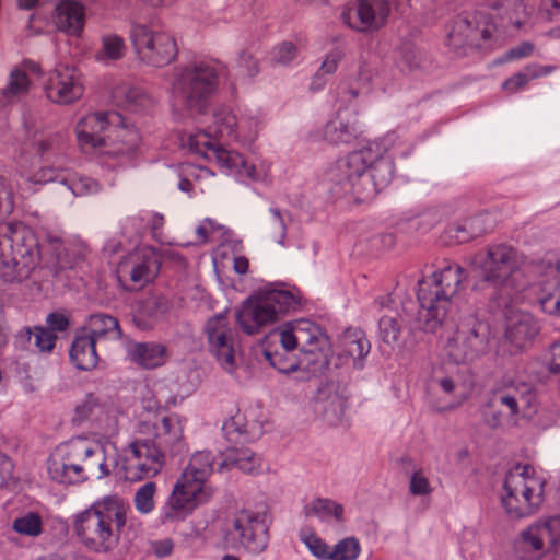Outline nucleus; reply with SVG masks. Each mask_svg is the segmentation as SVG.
I'll list each match as a JSON object with an SVG mask.
<instances>
[{"mask_svg":"<svg viewBox=\"0 0 560 560\" xmlns=\"http://www.w3.org/2000/svg\"><path fill=\"white\" fill-rule=\"evenodd\" d=\"M137 433L124 450L118 467L127 481L156 476L165 463V453L176 455L186 450L184 425L174 413L147 411L140 416Z\"/></svg>","mask_w":560,"mask_h":560,"instance_id":"f257e3e1","label":"nucleus"},{"mask_svg":"<svg viewBox=\"0 0 560 560\" xmlns=\"http://www.w3.org/2000/svg\"><path fill=\"white\" fill-rule=\"evenodd\" d=\"M129 512V504L120 495H106L73 516L72 530L88 551L110 553L120 544Z\"/></svg>","mask_w":560,"mask_h":560,"instance_id":"f03ea898","label":"nucleus"},{"mask_svg":"<svg viewBox=\"0 0 560 560\" xmlns=\"http://www.w3.org/2000/svg\"><path fill=\"white\" fill-rule=\"evenodd\" d=\"M212 471L211 453L197 452L191 456L167 499L161 517L162 523L183 521L212 498L214 493L210 482Z\"/></svg>","mask_w":560,"mask_h":560,"instance_id":"7ed1b4c3","label":"nucleus"},{"mask_svg":"<svg viewBox=\"0 0 560 560\" xmlns=\"http://www.w3.org/2000/svg\"><path fill=\"white\" fill-rule=\"evenodd\" d=\"M466 278L467 272L460 265L447 261L440 270L419 282V315L425 329L433 331L443 322L452 298L463 288Z\"/></svg>","mask_w":560,"mask_h":560,"instance_id":"20e7f679","label":"nucleus"},{"mask_svg":"<svg viewBox=\"0 0 560 560\" xmlns=\"http://www.w3.org/2000/svg\"><path fill=\"white\" fill-rule=\"evenodd\" d=\"M268 339H278L285 351L299 349L303 369L312 373H323L329 365L331 346L322 328L310 320H298L280 327Z\"/></svg>","mask_w":560,"mask_h":560,"instance_id":"39448f33","label":"nucleus"},{"mask_svg":"<svg viewBox=\"0 0 560 560\" xmlns=\"http://www.w3.org/2000/svg\"><path fill=\"white\" fill-rule=\"evenodd\" d=\"M40 258L38 242L33 230L22 222H8L0 226V268L10 269L3 277L22 280L30 276Z\"/></svg>","mask_w":560,"mask_h":560,"instance_id":"423d86ee","label":"nucleus"},{"mask_svg":"<svg viewBox=\"0 0 560 560\" xmlns=\"http://www.w3.org/2000/svg\"><path fill=\"white\" fill-rule=\"evenodd\" d=\"M475 262L483 279L498 287L506 296L512 298L524 288L522 268L525 257L512 245H488L475 256Z\"/></svg>","mask_w":560,"mask_h":560,"instance_id":"0eeeda50","label":"nucleus"},{"mask_svg":"<svg viewBox=\"0 0 560 560\" xmlns=\"http://www.w3.org/2000/svg\"><path fill=\"white\" fill-rule=\"evenodd\" d=\"M98 445L86 438H73L51 452L47 459L50 478L60 483L83 481L85 471L104 464L100 462Z\"/></svg>","mask_w":560,"mask_h":560,"instance_id":"6e6552de","label":"nucleus"},{"mask_svg":"<svg viewBox=\"0 0 560 560\" xmlns=\"http://www.w3.org/2000/svg\"><path fill=\"white\" fill-rule=\"evenodd\" d=\"M75 136L82 151H100L110 155L130 152L137 141V135L132 130L112 126L107 116L102 113L81 118L75 126Z\"/></svg>","mask_w":560,"mask_h":560,"instance_id":"1a4fd4ad","label":"nucleus"},{"mask_svg":"<svg viewBox=\"0 0 560 560\" xmlns=\"http://www.w3.org/2000/svg\"><path fill=\"white\" fill-rule=\"evenodd\" d=\"M300 298L287 290H266L248 298L236 314V322L247 335H256L280 318L295 311Z\"/></svg>","mask_w":560,"mask_h":560,"instance_id":"9d476101","label":"nucleus"},{"mask_svg":"<svg viewBox=\"0 0 560 560\" xmlns=\"http://www.w3.org/2000/svg\"><path fill=\"white\" fill-rule=\"evenodd\" d=\"M545 479L530 465H516L504 482L502 504L506 513L522 518L537 512L544 502Z\"/></svg>","mask_w":560,"mask_h":560,"instance_id":"9b49d317","label":"nucleus"},{"mask_svg":"<svg viewBox=\"0 0 560 560\" xmlns=\"http://www.w3.org/2000/svg\"><path fill=\"white\" fill-rule=\"evenodd\" d=\"M131 42L139 60L152 67L167 66L178 54L175 38L150 25L136 24L131 30Z\"/></svg>","mask_w":560,"mask_h":560,"instance_id":"f8f14e48","label":"nucleus"},{"mask_svg":"<svg viewBox=\"0 0 560 560\" xmlns=\"http://www.w3.org/2000/svg\"><path fill=\"white\" fill-rule=\"evenodd\" d=\"M161 261L151 247L137 248L127 254L118 264L116 273L127 290H139L152 282L160 272Z\"/></svg>","mask_w":560,"mask_h":560,"instance_id":"ddd939ff","label":"nucleus"},{"mask_svg":"<svg viewBox=\"0 0 560 560\" xmlns=\"http://www.w3.org/2000/svg\"><path fill=\"white\" fill-rule=\"evenodd\" d=\"M217 84L215 69L201 63L182 73L176 91L185 98L189 108L201 110L205 102L215 91Z\"/></svg>","mask_w":560,"mask_h":560,"instance_id":"4468645a","label":"nucleus"},{"mask_svg":"<svg viewBox=\"0 0 560 560\" xmlns=\"http://www.w3.org/2000/svg\"><path fill=\"white\" fill-rule=\"evenodd\" d=\"M186 144L192 153L214 161L221 167L244 172L247 175H252L254 171V166H248L242 154L225 150L208 132L198 131L189 135Z\"/></svg>","mask_w":560,"mask_h":560,"instance_id":"2eb2a0df","label":"nucleus"},{"mask_svg":"<svg viewBox=\"0 0 560 560\" xmlns=\"http://www.w3.org/2000/svg\"><path fill=\"white\" fill-rule=\"evenodd\" d=\"M45 92L47 97L56 104H72L83 96L82 74L77 68L60 63L50 72Z\"/></svg>","mask_w":560,"mask_h":560,"instance_id":"dca6fc26","label":"nucleus"},{"mask_svg":"<svg viewBox=\"0 0 560 560\" xmlns=\"http://www.w3.org/2000/svg\"><path fill=\"white\" fill-rule=\"evenodd\" d=\"M206 335L209 351L225 371L233 372L236 368V348L226 317L210 318L206 325Z\"/></svg>","mask_w":560,"mask_h":560,"instance_id":"f3484780","label":"nucleus"},{"mask_svg":"<svg viewBox=\"0 0 560 560\" xmlns=\"http://www.w3.org/2000/svg\"><path fill=\"white\" fill-rule=\"evenodd\" d=\"M494 32L495 25L488 14L474 12L456 20L450 38L455 46L480 48L491 39Z\"/></svg>","mask_w":560,"mask_h":560,"instance_id":"a211bd4d","label":"nucleus"},{"mask_svg":"<svg viewBox=\"0 0 560 560\" xmlns=\"http://www.w3.org/2000/svg\"><path fill=\"white\" fill-rule=\"evenodd\" d=\"M72 422L78 425L88 422L101 435H114L118 431L116 413L93 395H88L75 406Z\"/></svg>","mask_w":560,"mask_h":560,"instance_id":"6ab92c4d","label":"nucleus"},{"mask_svg":"<svg viewBox=\"0 0 560 560\" xmlns=\"http://www.w3.org/2000/svg\"><path fill=\"white\" fill-rule=\"evenodd\" d=\"M390 5L387 0H358L352 9L342 13L343 21L353 30L372 33L388 20Z\"/></svg>","mask_w":560,"mask_h":560,"instance_id":"aec40b11","label":"nucleus"},{"mask_svg":"<svg viewBox=\"0 0 560 560\" xmlns=\"http://www.w3.org/2000/svg\"><path fill=\"white\" fill-rule=\"evenodd\" d=\"M536 399L535 389L526 382H511L492 392L490 400L493 407H504L509 416H516L529 409Z\"/></svg>","mask_w":560,"mask_h":560,"instance_id":"412c9836","label":"nucleus"},{"mask_svg":"<svg viewBox=\"0 0 560 560\" xmlns=\"http://www.w3.org/2000/svg\"><path fill=\"white\" fill-rule=\"evenodd\" d=\"M539 332L538 323L528 313L516 314L509 318L505 343L511 354L529 347Z\"/></svg>","mask_w":560,"mask_h":560,"instance_id":"4be33fe9","label":"nucleus"},{"mask_svg":"<svg viewBox=\"0 0 560 560\" xmlns=\"http://www.w3.org/2000/svg\"><path fill=\"white\" fill-rule=\"evenodd\" d=\"M490 229L486 214L479 213L464 222L448 224L441 234V241L447 246L466 243L486 234Z\"/></svg>","mask_w":560,"mask_h":560,"instance_id":"5701e85b","label":"nucleus"},{"mask_svg":"<svg viewBox=\"0 0 560 560\" xmlns=\"http://www.w3.org/2000/svg\"><path fill=\"white\" fill-rule=\"evenodd\" d=\"M85 7L77 0H61L55 8L57 28L70 36H80L85 25Z\"/></svg>","mask_w":560,"mask_h":560,"instance_id":"b1692460","label":"nucleus"},{"mask_svg":"<svg viewBox=\"0 0 560 560\" xmlns=\"http://www.w3.org/2000/svg\"><path fill=\"white\" fill-rule=\"evenodd\" d=\"M42 67L33 60H23L10 73V79L5 89H3V96L8 101L24 96L28 93L32 78L40 77Z\"/></svg>","mask_w":560,"mask_h":560,"instance_id":"393cba45","label":"nucleus"},{"mask_svg":"<svg viewBox=\"0 0 560 560\" xmlns=\"http://www.w3.org/2000/svg\"><path fill=\"white\" fill-rule=\"evenodd\" d=\"M483 338L475 327L468 330H459L448 343V354L457 363L472 360L481 351Z\"/></svg>","mask_w":560,"mask_h":560,"instance_id":"a878e982","label":"nucleus"},{"mask_svg":"<svg viewBox=\"0 0 560 560\" xmlns=\"http://www.w3.org/2000/svg\"><path fill=\"white\" fill-rule=\"evenodd\" d=\"M234 528L240 533L241 542L247 549L256 551L264 548V541L257 534L262 525L255 513L241 511L234 520Z\"/></svg>","mask_w":560,"mask_h":560,"instance_id":"bb28decb","label":"nucleus"},{"mask_svg":"<svg viewBox=\"0 0 560 560\" xmlns=\"http://www.w3.org/2000/svg\"><path fill=\"white\" fill-rule=\"evenodd\" d=\"M95 345L94 338L83 332L75 337L70 350V357L79 370L90 371L96 368L98 355Z\"/></svg>","mask_w":560,"mask_h":560,"instance_id":"cd10ccee","label":"nucleus"},{"mask_svg":"<svg viewBox=\"0 0 560 560\" xmlns=\"http://www.w3.org/2000/svg\"><path fill=\"white\" fill-rule=\"evenodd\" d=\"M130 359L144 369H155L165 364L166 348L160 343H136L129 351Z\"/></svg>","mask_w":560,"mask_h":560,"instance_id":"c85d7f7f","label":"nucleus"},{"mask_svg":"<svg viewBox=\"0 0 560 560\" xmlns=\"http://www.w3.org/2000/svg\"><path fill=\"white\" fill-rule=\"evenodd\" d=\"M57 340L56 334L46 327H24L16 335V342L24 349H32L34 346L40 352H51Z\"/></svg>","mask_w":560,"mask_h":560,"instance_id":"c756f323","label":"nucleus"},{"mask_svg":"<svg viewBox=\"0 0 560 560\" xmlns=\"http://www.w3.org/2000/svg\"><path fill=\"white\" fill-rule=\"evenodd\" d=\"M223 466L236 467L243 472L256 475L262 471V459L247 447H232L224 453Z\"/></svg>","mask_w":560,"mask_h":560,"instance_id":"7c9ffc66","label":"nucleus"},{"mask_svg":"<svg viewBox=\"0 0 560 560\" xmlns=\"http://www.w3.org/2000/svg\"><path fill=\"white\" fill-rule=\"evenodd\" d=\"M83 334L93 337L97 341L101 338L118 339L121 331L115 317L106 314H94L90 316Z\"/></svg>","mask_w":560,"mask_h":560,"instance_id":"2f4dec72","label":"nucleus"},{"mask_svg":"<svg viewBox=\"0 0 560 560\" xmlns=\"http://www.w3.org/2000/svg\"><path fill=\"white\" fill-rule=\"evenodd\" d=\"M380 154L371 147L350 153L346 161V173L349 179L362 176L377 160Z\"/></svg>","mask_w":560,"mask_h":560,"instance_id":"473e14b6","label":"nucleus"},{"mask_svg":"<svg viewBox=\"0 0 560 560\" xmlns=\"http://www.w3.org/2000/svg\"><path fill=\"white\" fill-rule=\"evenodd\" d=\"M276 340L277 339H268L267 335L264 341V354L270 364L283 373H290L300 368L303 369L301 358L299 360L291 358L289 355L290 351H285L282 347V351L272 350L271 346Z\"/></svg>","mask_w":560,"mask_h":560,"instance_id":"72a5a7b5","label":"nucleus"},{"mask_svg":"<svg viewBox=\"0 0 560 560\" xmlns=\"http://www.w3.org/2000/svg\"><path fill=\"white\" fill-rule=\"evenodd\" d=\"M127 47L121 36L107 34L102 37V48L96 52L100 61H116L126 54Z\"/></svg>","mask_w":560,"mask_h":560,"instance_id":"f704fd0d","label":"nucleus"},{"mask_svg":"<svg viewBox=\"0 0 560 560\" xmlns=\"http://www.w3.org/2000/svg\"><path fill=\"white\" fill-rule=\"evenodd\" d=\"M550 71L551 69L549 67L529 65L525 68V72H518L509 78L503 83V89L510 93H515L526 86L529 80L545 75Z\"/></svg>","mask_w":560,"mask_h":560,"instance_id":"c9c22d12","label":"nucleus"},{"mask_svg":"<svg viewBox=\"0 0 560 560\" xmlns=\"http://www.w3.org/2000/svg\"><path fill=\"white\" fill-rule=\"evenodd\" d=\"M358 137V130L355 126L331 121L326 125L324 129V138L332 144L350 143Z\"/></svg>","mask_w":560,"mask_h":560,"instance_id":"e433bc0d","label":"nucleus"},{"mask_svg":"<svg viewBox=\"0 0 560 560\" xmlns=\"http://www.w3.org/2000/svg\"><path fill=\"white\" fill-rule=\"evenodd\" d=\"M305 516H318V517H328L334 516L337 521H342L343 518V508L342 505L328 500V499H316L313 502L308 503L304 508Z\"/></svg>","mask_w":560,"mask_h":560,"instance_id":"4c0bfd02","label":"nucleus"},{"mask_svg":"<svg viewBox=\"0 0 560 560\" xmlns=\"http://www.w3.org/2000/svg\"><path fill=\"white\" fill-rule=\"evenodd\" d=\"M12 528L20 535L37 537L43 533V520L38 513L28 512L15 518Z\"/></svg>","mask_w":560,"mask_h":560,"instance_id":"58836bf2","label":"nucleus"},{"mask_svg":"<svg viewBox=\"0 0 560 560\" xmlns=\"http://www.w3.org/2000/svg\"><path fill=\"white\" fill-rule=\"evenodd\" d=\"M345 352L353 359H362L369 352V341L359 332H346L341 339Z\"/></svg>","mask_w":560,"mask_h":560,"instance_id":"ea45409f","label":"nucleus"},{"mask_svg":"<svg viewBox=\"0 0 560 560\" xmlns=\"http://www.w3.org/2000/svg\"><path fill=\"white\" fill-rule=\"evenodd\" d=\"M158 486L153 481H149L141 486L133 499L135 508L142 514H148L154 510Z\"/></svg>","mask_w":560,"mask_h":560,"instance_id":"a19ab883","label":"nucleus"},{"mask_svg":"<svg viewBox=\"0 0 560 560\" xmlns=\"http://www.w3.org/2000/svg\"><path fill=\"white\" fill-rule=\"evenodd\" d=\"M361 547L358 539L348 537L340 540L331 551L328 560H355L360 553Z\"/></svg>","mask_w":560,"mask_h":560,"instance_id":"79ce46f5","label":"nucleus"},{"mask_svg":"<svg viewBox=\"0 0 560 560\" xmlns=\"http://www.w3.org/2000/svg\"><path fill=\"white\" fill-rule=\"evenodd\" d=\"M545 538L547 534L540 522H537L522 533V546L526 550L541 551L545 547Z\"/></svg>","mask_w":560,"mask_h":560,"instance_id":"37998d69","label":"nucleus"},{"mask_svg":"<svg viewBox=\"0 0 560 560\" xmlns=\"http://www.w3.org/2000/svg\"><path fill=\"white\" fill-rule=\"evenodd\" d=\"M380 336L382 341L389 347L397 345L400 338L401 326L397 318L383 316L380 319Z\"/></svg>","mask_w":560,"mask_h":560,"instance_id":"c03bdc74","label":"nucleus"},{"mask_svg":"<svg viewBox=\"0 0 560 560\" xmlns=\"http://www.w3.org/2000/svg\"><path fill=\"white\" fill-rule=\"evenodd\" d=\"M14 209V194L11 185L0 176V215H9Z\"/></svg>","mask_w":560,"mask_h":560,"instance_id":"a18cd8bd","label":"nucleus"},{"mask_svg":"<svg viewBox=\"0 0 560 560\" xmlns=\"http://www.w3.org/2000/svg\"><path fill=\"white\" fill-rule=\"evenodd\" d=\"M303 541L308 547V549L315 555L317 558L328 560L329 556V547L328 545L320 539L316 534L308 533L303 535Z\"/></svg>","mask_w":560,"mask_h":560,"instance_id":"49530a36","label":"nucleus"},{"mask_svg":"<svg viewBox=\"0 0 560 560\" xmlns=\"http://www.w3.org/2000/svg\"><path fill=\"white\" fill-rule=\"evenodd\" d=\"M491 8L495 11H501V16L509 19L511 22L514 18L524 10V4L521 0H502L491 4Z\"/></svg>","mask_w":560,"mask_h":560,"instance_id":"de8ad7c7","label":"nucleus"},{"mask_svg":"<svg viewBox=\"0 0 560 560\" xmlns=\"http://www.w3.org/2000/svg\"><path fill=\"white\" fill-rule=\"evenodd\" d=\"M409 490L413 495H427L432 492L430 481L422 470L412 474Z\"/></svg>","mask_w":560,"mask_h":560,"instance_id":"09e8293b","label":"nucleus"},{"mask_svg":"<svg viewBox=\"0 0 560 560\" xmlns=\"http://www.w3.org/2000/svg\"><path fill=\"white\" fill-rule=\"evenodd\" d=\"M539 303L545 313L560 317V285L553 293L540 298Z\"/></svg>","mask_w":560,"mask_h":560,"instance_id":"8fccbe9b","label":"nucleus"},{"mask_svg":"<svg viewBox=\"0 0 560 560\" xmlns=\"http://www.w3.org/2000/svg\"><path fill=\"white\" fill-rule=\"evenodd\" d=\"M539 522L547 534L548 541L551 545L557 544L560 540V515L551 516Z\"/></svg>","mask_w":560,"mask_h":560,"instance_id":"3c124183","label":"nucleus"},{"mask_svg":"<svg viewBox=\"0 0 560 560\" xmlns=\"http://www.w3.org/2000/svg\"><path fill=\"white\" fill-rule=\"evenodd\" d=\"M47 329L52 331H66L69 328V316L62 312H54L47 316Z\"/></svg>","mask_w":560,"mask_h":560,"instance_id":"603ef678","label":"nucleus"},{"mask_svg":"<svg viewBox=\"0 0 560 560\" xmlns=\"http://www.w3.org/2000/svg\"><path fill=\"white\" fill-rule=\"evenodd\" d=\"M223 430L229 436L232 435L233 433H245V416L241 411H237L235 415H233L229 420L224 422Z\"/></svg>","mask_w":560,"mask_h":560,"instance_id":"864d4df0","label":"nucleus"},{"mask_svg":"<svg viewBox=\"0 0 560 560\" xmlns=\"http://www.w3.org/2000/svg\"><path fill=\"white\" fill-rule=\"evenodd\" d=\"M213 176H214V174L209 168L200 167V168H198V174L196 175L195 182H191L188 178H183L179 182V188L183 191H185V192L195 191L197 188L200 191H202V188L198 186V178L199 177H210V178H212Z\"/></svg>","mask_w":560,"mask_h":560,"instance_id":"5fc2aeb1","label":"nucleus"},{"mask_svg":"<svg viewBox=\"0 0 560 560\" xmlns=\"http://www.w3.org/2000/svg\"><path fill=\"white\" fill-rule=\"evenodd\" d=\"M534 45L529 42H523L516 47L511 48L506 54L508 60L521 59L524 57H528L534 51Z\"/></svg>","mask_w":560,"mask_h":560,"instance_id":"6e6d98bb","label":"nucleus"},{"mask_svg":"<svg viewBox=\"0 0 560 560\" xmlns=\"http://www.w3.org/2000/svg\"><path fill=\"white\" fill-rule=\"evenodd\" d=\"M238 62L241 67L246 69L249 75H254L258 72V61L250 51H242L240 54Z\"/></svg>","mask_w":560,"mask_h":560,"instance_id":"4d7b16f0","label":"nucleus"},{"mask_svg":"<svg viewBox=\"0 0 560 560\" xmlns=\"http://www.w3.org/2000/svg\"><path fill=\"white\" fill-rule=\"evenodd\" d=\"M296 47L291 42H284L277 48V60L279 62H289L295 57Z\"/></svg>","mask_w":560,"mask_h":560,"instance_id":"13d9d810","label":"nucleus"},{"mask_svg":"<svg viewBox=\"0 0 560 560\" xmlns=\"http://www.w3.org/2000/svg\"><path fill=\"white\" fill-rule=\"evenodd\" d=\"M550 354L549 371L552 374H560V341L551 345Z\"/></svg>","mask_w":560,"mask_h":560,"instance_id":"bf43d9fd","label":"nucleus"},{"mask_svg":"<svg viewBox=\"0 0 560 560\" xmlns=\"http://www.w3.org/2000/svg\"><path fill=\"white\" fill-rule=\"evenodd\" d=\"M153 550L158 557H166L173 551V542L170 539L156 541L153 544Z\"/></svg>","mask_w":560,"mask_h":560,"instance_id":"052dcab7","label":"nucleus"},{"mask_svg":"<svg viewBox=\"0 0 560 560\" xmlns=\"http://www.w3.org/2000/svg\"><path fill=\"white\" fill-rule=\"evenodd\" d=\"M12 471V463L8 456L0 453V486H2L7 479V477Z\"/></svg>","mask_w":560,"mask_h":560,"instance_id":"680f3d73","label":"nucleus"},{"mask_svg":"<svg viewBox=\"0 0 560 560\" xmlns=\"http://www.w3.org/2000/svg\"><path fill=\"white\" fill-rule=\"evenodd\" d=\"M339 58L340 57L338 55H334V54L328 56L322 65V70L325 73L335 72L337 69V66H338Z\"/></svg>","mask_w":560,"mask_h":560,"instance_id":"e2e57ef3","label":"nucleus"},{"mask_svg":"<svg viewBox=\"0 0 560 560\" xmlns=\"http://www.w3.org/2000/svg\"><path fill=\"white\" fill-rule=\"evenodd\" d=\"M233 267L238 275H244L248 271L249 261L246 257L238 256L234 258Z\"/></svg>","mask_w":560,"mask_h":560,"instance_id":"0e129e2a","label":"nucleus"},{"mask_svg":"<svg viewBox=\"0 0 560 560\" xmlns=\"http://www.w3.org/2000/svg\"><path fill=\"white\" fill-rule=\"evenodd\" d=\"M542 7L551 14H560V0H541Z\"/></svg>","mask_w":560,"mask_h":560,"instance_id":"69168bd1","label":"nucleus"},{"mask_svg":"<svg viewBox=\"0 0 560 560\" xmlns=\"http://www.w3.org/2000/svg\"><path fill=\"white\" fill-rule=\"evenodd\" d=\"M224 120H225V122L228 125L226 133L228 135H232L234 132V127L236 126V118H235V116L229 113V114H226L224 116Z\"/></svg>","mask_w":560,"mask_h":560,"instance_id":"338daca9","label":"nucleus"},{"mask_svg":"<svg viewBox=\"0 0 560 560\" xmlns=\"http://www.w3.org/2000/svg\"><path fill=\"white\" fill-rule=\"evenodd\" d=\"M440 385L445 393H452L455 388V384L452 378L445 377L440 381Z\"/></svg>","mask_w":560,"mask_h":560,"instance_id":"774afa93","label":"nucleus"}]
</instances>
